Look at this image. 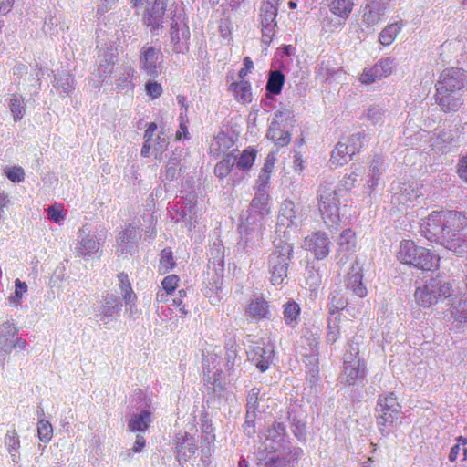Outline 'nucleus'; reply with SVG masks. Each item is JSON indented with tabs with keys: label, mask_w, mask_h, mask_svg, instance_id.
Wrapping results in <instances>:
<instances>
[{
	"label": "nucleus",
	"mask_w": 467,
	"mask_h": 467,
	"mask_svg": "<svg viewBox=\"0 0 467 467\" xmlns=\"http://www.w3.org/2000/svg\"><path fill=\"white\" fill-rule=\"evenodd\" d=\"M421 234L461 256L467 253V216L457 211H434L420 223Z\"/></svg>",
	"instance_id": "1"
},
{
	"label": "nucleus",
	"mask_w": 467,
	"mask_h": 467,
	"mask_svg": "<svg viewBox=\"0 0 467 467\" xmlns=\"http://www.w3.org/2000/svg\"><path fill=\"white\" fill-rule=\"evenodd\" d=\"M435 101L444 113L457 112L467 90V72L462 68L444 69L435 85Z\"/></svg>",
	"instance_id": "2"
},
{
	"label": "nucleus",
	"mask_w": 467,
	"mask_h": 467,
	"mask_svg": "<svg viewBox=\"0 0 467 467\" xmlns=\"http://www.w3.org/2000/svg\"><path fill=\"white\" fill-rule=\"evenodd\" d=\"M294 240L291 236L284 235L276 237L274 241V249L268 256V272L270 281L274 285L284 283L287 277L288 267L293 258Z\"/></svg>",
	"instance_id": "3"
},
{
	"label": "nucleus",
	"mask_w": 467,
	"mask_h": 467,
	"mask_svg": "<svg viewBox=\"0 0 467 467\" xmlns=\"http://www.w3.org/2000/svg\"><path fill=\"white\" fill-rule=\"evenodd\" d=\"M401 405L393 392L379 395L375 408L378 430L382 436H389L400 423Z\"/></svg>",
	"instance_id": "4"
},
{
	"label": "nucleus",
	"mask_w": 467,
	"mask_h": 467,
	"mask_svg": "<svg viewBox=\"0 0 467 467\" xmlns=\"http://www.w3.org/2000/svg\"><path fill=\"white\" fill-rule=\"evenodd\" d=\"M398 259L402 264L413 265L423 271L438 267L440 261V258L430 250L417 246L410 240H403L400 243Z\"/></svg>",
	"instance_id": "5"
},
{
	"label": "nucleus",
	"mask_w": 467,
	"mask_h": 467,
	"mask_svg": "<svg viewBox=\"0 0 467 467\" xmlns=\"http://www.w3.org/2000/svg\"><path fill=\"white\" fill-rule=\"evenodd\" d=\"M319 211L330 230H337L339 222L338 196L332 182H324L318 190Z\"/></svg>",
	"instance_id": "6"
},
{
	"label": "nucleus",
	"mask_w": 467,
	"mask_h": 467,
	"mask_svg": "<svg viewBox=\"0 0 467 467\" xmlns=\"http://www.w3.org/2000/svg\"><path fill=\"white\" fill-rule=\"evenodd\" d=\"M451 284L442 277L431 278L422 287H418L414 293L417 303L423 307H430L441 299L451 296Z\"/></svg>",
	"instance_id": "7"
},
{
	"label": "nucleus",
	"mask_w": 467,
	"mask_h": 467,
	"mask_svg": "<svg viewBox=\"0 0 467 467\" xmlns=\"http://www.w3.org/2000/svg\"><path fill=\"white\" fill-rule=\"evenodd\" d=\"M147 4L143 22L151 31L162 27L165 21H171L173 14L178 15L182 10L174 3L169 5L168 0H147Z\"/></svg>",
	"instance_id": "8"
},
{
	"label": "nucleus",
	"mask_w": 467,
	"mask_h": 467,
	"mask_svg": "<svg viewBox=\"0 0 467 467\" xmlns=\"http://www.w3.org/2000/svg\"><path fill=\"white\" fill-rule=\"evenodd\" d=\"M171 40L173 51L178 54H184L189 50L190 29L186 21V15L181 10L178 15L173 14V19L170 25Z\"/></svg>",
	"instance_id": "9"
},
{
	"label": "nucleus",
	"mask_w": 467,
	"mask_h": 467,
	"mask_svg": "<svg viewBox=\"0 0 467 467\" xmlns=\"http://www.w3.org/2000/svg\"><path fill=\"white\" fill-rule=\"evenodd\" d=\"M391 203L399 210L408 207L422 195L420 184L415 182H398L391 184Z\"/></svg>",
	"instance_id": "10"
},
{
	"label": "nucleus",
	"mask_w": 467,
	"mask_h": 467,
	"mask_svg": "<svg viewBox=\"0 0 467 467\" xmlns=\"http://www.w3.org/2000/svg\"><path fill=\"white\" fill-rule=\"evenodd\" d=\"M303 220V214L298 212L297 205L292 201H285L280 208L278 222L276 225V237L284 235L286 232V237L290 236L292 226H296Z\"/></svg>",
	"instance_id": "11"
},
{
	"label": "nucleus",
	"mask_w": 467,
	"mask_h": 467,
	"mask_svg": "<svg viewBox=\"0 0 467 467\" xmlns=\"http://www.w3.org/2000/svg\"><path fill=\"white\" fill-rule=\"evenodd\" d=\"M161 58L162 53L160 48L145 45L141 47L139 57L140 70L150 78H157L161 73Z\"/></svg>",
	"instance_id": "12"
},
{
	"label": "nucleus",
	"mask_w": 467,
	"mask_h": 467,
	"mask_svg": "<svg viewBox=\"0 0 467 467\" xmlns=\"http://www.w3.org/2000/svg\"><path fill=\"white\" fill-rule=\"evenodd\" d=\"M100 248V242L95 233L91 232L90 225H83L78 233V245L75 247L76 254L80 257H89Z\"/></svg>",
	"instance_id": "13"
},
{
	"label": "nucleus",
	"mask_w": 467,
	"mask_h": 467,
	"mask_svg": "<svg viewBox=\"0 0 467 467\" xmlns=\"http://www.w3.org/2000/svg\"><path fill=\"white\" fill-rule=\"evenodd\" d=\"M392 0H366L362 21L367 26L379 24L386 16Z\"/></svg>",
	"instance_id": "14"
},
{
	"label": "nucleus",
	"mask_w": 467,
	"mask_h": 467,
	"mask_svg": "<svg viewBox=\"0 0 467 467\" xmlns=\"http://www.w3.org/2000/svg\"><path fill=\"white\" fill-rule=\"evenodd\" d=\"M175 446V459L181 467L194 455L197 450L195 438L187 432L179 433L173 440Z\"/></svg>",
	"instance_id": "15"
},
{
	"label": "nucleus",
	"mask_w": 467,
	"mask_h": 467,
	"mask_svg": "<svg viewBox=\"0 0 467 467\" xmlns=\"http://www.w3.org/2000/svg\"><path fill=\"white\" fill-rule=\"evenodd\" d=\"M140 238L141 232L140 227L132 223L128 224L127 227L119 234L116 253L119 255L132 254Z\"/></svg>",
	"instance_id": "16"
},
{
	"label": "nucleus",
	"mask_w": 467,
	"mask_h": 467,
	"mask_svg": "<svg viewBox=\"0 0 467 467\" xmlns=\"http://www.w3.org/2000/svg\"><path fill=\"white\" fill-rule=\"evenodd\" d=\"M396 66L395 59L385 57L379 60L372 67L365 69L360 76L363 84H371L378 79L389 76Z\"/></svg>",
	"instance_id": "17"
},
{
	"label": "nucleus",
	"mask_w": 467,
	"mask_h": 467,
	"mask_svg": "<svg viewBox=\"0 0 467 467\" xmlns=\"http://www.w3.org/2000/svg\"><path fill=\"white\" fill-rule=\"evenodd\" d=\"M330 244L327 234L320 231L312 234L304 240V247L312 252L317 260H322L328 255Z\"/></svg>",
	"instance_id": "18"
},
{
	"label": "nucleus",
	"mask_w": 467,
	"mask_h": 467,
	"mask_svg": "<svg viewBox=\"0 0 467 467\" xmlns=\"http://www.w3.org/2000/svg\"><path fill=\"white\" fill-rule=\"evenodd\" d=\"M283 117L285 119L292 118V112L290 110H278L275 113V119L272 120L269 129L267 130V138L272 140L278 146H285L290 142L291 135L288 131L284 130L280 127V121Z\"/></svg>",
	"instance_id": "19"
},
{
	"label": "nucleus",
	"mask_w": 467,
	"mask_h": 467,
	"mask_svg": "<svg viewBox=\"0 0 467 467\" xmlns=\"http://www.w3.org/2000/svg\"><path fill=\"white\" fill-rule=\"evenodd\" d=\"M122 303L119 296L114 294L107 293L102 296L101 306L97 314V321L102 324H108L110 320L116 319L119 315Z\"/></svg>",
	"instance_id": "20"
},
{
	"label": "nucleus",
	"mask_w": 467,
	"mask_h": 467,
	"mask_svg": "<svg viewBox=\"0 0 467 467\" xmlns=\"http://www.w3.org/2000/svg\"><path fill=\"white\" fill-rule=\"evenodd\" d=\"M337 245L335 260L337 264L344 265L348 262L349 255L355 251V233L349 228L343 230L337 239Z\"/></svg>",
	"instance_id": "21"
},
{
	"label": "nucleus",
	"mask_w": 467,
	"mask_h": 467,
	"mask_svg": "<svg viewBox=\"0 0 467 467\" xmlns=\"http://www.w3.org/2000/svg\"><path fill=\"white\" fill-rule=\"evenodd\" d=\"M277 13L278 9L275 8L260 7L262 42L265 45H269L272 42L275 34Z\"/></svg>",
	"instance_id": "22"
},
{
	"label": "nucleus",
	"mask_w": 467,
	"mask_h": 467,
	"mask_svg": "<svg viewBox=\"0 0 467 467\" xmlns=\"http://www.w3.org/2000/svg\"><path fill=\"white\" fill-rule=\"evenodd\" d=\"M362 279V267L357 261H355L347 275L345 285L348 290H350L354 295L361 298L365 297L368 294Z\"/></svg>",
	"instance_id": "23"
},
{
	"label": "nucleus",
	"mask_w": 467,
	"mask_h": 467,
	"mask_svg": "<svg viewBox=\"0 0 467 467\" xmlns=\"http://www.w3.org/2000/svg\"><path fill=\"white\" fill-rule=\"evenodd\" d=\"M366 376L365 362L343 364V370L340 374L339 379L341 383L348 386H353L358 381L362 380Z\"/></svg>",
	"instance_id": "24"
},
{
	"label": "nucleus",
	"mask_w": 467,
	"mask_h": 467,
	"mask_svg": "<svg viewBox=\"0 0 467 467\" xmlns=\"http://www.w3.org/2000/svg\"><path fill=\"white\" fill-rule=\"evenodd\" d=\"M18 328L14 322L6 320L0 325V352L11 353L14 348V337Z\"/></svg>",
	"instance_id": "25"
},
{
	"label": "nucleus",
	"mask_w": 467,
	"mask_h": 467,
	"mask_svg": "<svg viewBox=\"0 0 467 467\" xmlns=\"http://www.w3.org/2000/svg\"><path fill=\"white\" fill-rule=\"evenodd\" d=\"M53 87L60 96H69L76 88L75 77L68 71L58 72L54 75Z\"/></svg>",
	"instance_id": "26"
},
{
	"label": "nucleus",
	"mask_w": 467,
	"mask_h": 467,
	"mask_svg": "<svg viewBox=\"0 0 467 467\" xmlns=\"http://www.w3.org/2000/svg\"><path fill=\"white\" fill-rule=\"evenodd\" d=\"M240 240L237 244L238 248L244 253L254 249L262 239V231L245 228L239 229Z\"/></svg>",
	"instance_id": "27"
},
{
	"label": "nucleus",
	"mask_w": 467,
	"mask_h": 467,
	"mask_svg": "<svg viewBox=\"0 0 467 467\" xmlns=\"http://www.w3.org/2000/svg\"><path fill=\"white\" fill-rule=\"evenodd\" d=\"M151 422V411L148 404L138 414H133L128 421V429L130 431H144Z\"/></svg>",
	"instance_id": "28"
},
{
	"label": "nucleus",
	"mask_w": 467,
	"mask_h": 467,
	"mask_svg": "<svg viewBox=\"0 0 467 467\" xmlns=\"http://www.w3.org/2000/svg\"><path fill=\"white\" fill-rule=\"evenodd\" d=\"M264 216V212L248 208L247 211L241 214L239 229L250 228L262 231Z\"/></svg>",
	"instance_id": "29"
},
{
	"label": "nucleus",
	"mask_w": 467,
	"mask_h": 467,
	"mask_svg": "<svg viewBox=\"0 0 467 467\" xmlns=\"http://www.w3.org/2000/svg\"><path fill=\"white\" fill-rule=\"evenodd\" d=\"M282 307L285 325L290 328L296 327L300 322L301 307L299 304L293 299H288Z\"/></svg>",
	"instance_id": "30"
},
{
	"label": "nucleus",
	"mask_w": 467,
	"mask_h": 467,
	"mask_svg": "<svg viewBox=\"0 0 467 467\" xmlns=\"http://www.w3.org/2000/svg\"><path fill=\"white\" fill-rule=\"evenodd\" d=\"M285 81V77L282 71L278 69L270 70L265 85L267 97L272 99L273 96L279 95L283 89Z\"/></svg>",
	"instance_id": "31"
},
{
	"label": "nucleus",
	"mask_w": 467,
	"mask_h": 467,
	"mask_svg": "<svg viewBox=\"0 0 467 467\" xmlns=\"http://www.w3.org/2000/svg\"><path fill=\"white\" fill-rule=\"evenodd\" d=\"M228 89L239 102L244 104L252 101V88L249 81L240 80L238 82H233L230 84Z\"/></svg>",
	"instance_id": "32"
},
{
	"label": "nucleus",
	"mask_w": 467,
	"mask_h": 467,
	"mask_svg": "<svg viewBox=\"0 0 467 467\" xmlns=\"http://www.w3.org/2000/svg\"><path fill=\"white\" fill-rule=\"evenodd\" d=\"M354 6V0H330L329 10L340 18L339 25L349 16Z\"/></svg>",
	"instance_id": "33"
},
{
	"label": "nucleus",
	"mask_w": 467,
	"mask_h": 467,
	"mask_svg": "<svg viewBox=\"0 0 467 467\" xmlns=\"http://www.w3.org/2000/svg\"><path fill=\"white\" fill-rule=\"evenodd\" d=\"M291 430L296 438L299 441H305L306 437V420L304 413H289Z\"/></svg>",
	"instance_id": "34"
},
{
	"label": "nucleus",
	"mask_w": 467,
	"mask_h": 467,
	"mask_svg": "<svg viewBox=\"0 0 467 467\" xmlns=\"http://www.w3.org/2000/svg\"><path fill=\"white\" fill-rule=\"evenodd\" d=\"M114 64L113 55L111 53L105 54L104 58L100 61L99 66L93 73V75L99 79L98 83L93 84L95 88L99 87L100 82H104L106 78L111 75Z\"/></svg>",
	"instance_id": "35"
},
{
	"label": "nucleus",
	"mask_w": 467,
	"mask_h": 467,
	"mask_svg": "<svg viewBox=\"0 0 467 467\" xmlns=\"http://www.w3.org/2000/svg\"><path fill=\"white\" fill-rule=\"evenodd\" d=\"M213 266L214 270L223 272L224 265V247L220 243H213L210 247L208 267Z\"/></svg>",
	"instance_id": "36"
},
{
	"label": "nucleus",
	"mask_w": 467,
	"mask_h": 467,
	"mask_svg": "<svg viewBox=\"0 0 467 467\" xmlns=\"http://www.w3.org/2000/svg\"><path fill=\"white\" fill-rule=\"evenodd\" d=\"M246 312L252 317L266 318L269 313L268 303L263 297H255L249 303Z\"/></svg>",
	"instance_id": "37"
},
{
	"label": "nucleus",
	"mask_w": 467,
	"mask_h": 467,
	"mask_svg": "<svg viewBox=\"0 0 467 467\" xmlns=\"http://www.w3.org/2000/svg\"><path fill=\"white\" fill-rule=\"evenodd\" d=\"M352 156L346 143L339 141L331 152L330 162L337 166H342L348 163Z\"/></svg>",
	"instance_id": "38"
},
{
	"label": "nucleus",
	"mask_w": 467,
	"mask_h": 467,
	"mask_svg": "<svg viewBox=\"0 0 467 467\" xmlns=\"http://www.w3.org/2000/svg\"><path fill=\"white\" fill-rule=\"evenodd\" d=\"M384 161L380 156H375L370 163L368 186L370 190H374L379 184L381 175V170Z\"/></svg>",
	"instance_id": "39"
},
{
	"label": "nucleus",
	"mask_w": 467,
	"mask_h": 467,
	"mask_svg": "<svg viewBox=\"0 0 467 467\" xmlns=\"http://www.w3.org/2000/svg\"><path fill=\"white\" fill-rule=\"evenodd\" d=\"M117 277L119 280V286L122 292L123 300L125 301L126 305L133 304L137 296L131 288L128 275L124 272H121L118 274Z\"/></svg>",
	"instance_id": "40"
},
{
	"label": "nucleus",
	"mask_w": 467,
	"mask_h": 467,
	"mask_svg": "<svg viewBox=\"0 0 467 467\" xmlns=\"http://www.w3.org/2000/svg\"><path fill=\"white\" fill-rule=\"evenodd\" d=\"M222 285L223 279L221 276L217 275L213 282H209V285L204 290L205 296L210 299L213 305H216L222 299Z\"/></svg>",
	"instance_id": "41"
},
{
	"label": "nucleus",
	"mask_w": 467,
	"mask_h": 467,
	"mask_svg": "<svg viewBox=\"0 0 467 467\" xmlns=\"http://www.w3.org/2000/svg\"><path fill=\"white\" fill-rule=\"evenodd\" d=\"M347 305L348 301L340 292L337 290L331 292L329 295L328 317L339 316V312L343 310Z\"/></svg>",
	"instance_id": "42"
},
{
	"label": "nucleus",
	"mask_w": 467,
	"mask_h": 467,
	"mask_svg": "<svg viewBox=\"0 0 467 467\" xmlns=\"http://www.w3.org/2000/svg\"><path fill=\"white\" fill-rule=\"evenodd\" d=\"M237 156L229 153L214 167V174L220 179L225 178L235 165Z\"/></svg>",
	"instance_id": "43"
},
{
	"label": "nucleus",
	"mask_w": 467,
	"mask_h": 467,
	"mask_svg": "<svg viewBox=\"0 0 467 467\" xmlns=\"http://www.w3.org/2000/svg\"><path fill=\"white\" fill-rule=\"evenodd\" d=\"M9 109L15 121L22 119L26 112L24 98L20 94H13L9 102Z\"/></svg>",
	"instance_id": "44"
},
{
	"label": "nucleus",
	"mask_w": 467,
	"mask_h": 467,
	"mask_svg": "<svg viewBox=\"0 0 467 467\" xmlns=\"http://www.w3.org/2000/svg\"><path fill=\"white\" fill-rule=\"evenodd\" d=\"M400 30L401 25L398 22L390 24L380 32L379 41L383 46H389L395 40Z\"/></svg>",
	"instance_id": "45"
},
{
	"label": "nucleus",
	"mask_w": 467,
	"mask_h": 467,
	"mask_svg": "<svg viewBox=\"0 0 467 467\" xmlns=\"http://www.w3.org/2000/svg\"><path fill=\"white\" fill-rule=\"evenodd\" d=\"M285 425L283 422L275 421L267 431L266 440H271L273 442L280 445L285 441Z\"/></svg>",
	"instance_id": "46"
},
{
	"label": "nucleus",
	"mask_w": 467,
	"mask_h": 467,
	"mask_svg": "<svg viewBox=\"0 0 467 467\" xmlns=\"http://www.w3.org/2000/svg\"><path fill=\"white\" fill-rule=\"evenodd\" d=\"M365 142H367V134L364 131H359L352 134L348 139L346 146L348 148V151L354 155L357 152H359V150L364 147Z\"/></svg>",
	"instance_id": "47"
},
{
	"label": "nucleus",
	"mask_w": 467,
	"mask_h": 467,
	"mask_svg": "<svg viewBox=\"0 0 467 467\" xmlns=\"http://www.w3.org/2000/svg\"><path fill=\"white\" fill-rule=\"evenodd\" d=\"M340 316L327 317V341L334 344L340 337Z\"/></svg>",
	"instance_id": "48"
},
{
	"label": "nucleus",
	"mask_w": 467,
	"mask_h": 467,
	"mask_svg": "<svg viewBox=\"0 0 467 467\" xmlns=\"http://www.w3.org/2000/svg\"><path fill=\"white\" fill-rule=\"evenodd\" d=\"M256 158V150L254 149H246L244 150L240 157H237L235 165L239 170L246 171L249 170Z\"/></svg>",
	"instance_id": "49"
},
{
	"label": "nucleus",
	"mask_w": 467,
	"mask_h": 467,
	"mask_svg": "<svg viewBox=\"0 0 467 467\" xmlns=\"http://www.w3.org/2000/svg\"><path fill=\"white\" fill-rule=\"evenodd\" d=\"M176 263L173 259V254L171 248H164L160 254V265L159 272L161 274H166L170 270L173 269Z\"/></svg>",
	"instance_id": "50"
},
{
	"label": "nucleus",
	"mask_w": 467,
	"mask_h": 467,
	"mask_svg": "<svg viewBox=\"0 0 467 467\" xmlns=\"http://www.w3.org/2000/svg\"><path fill=\"white\" fill-rule=\"evenodd\" d=\"M121 73L119 78L116 79L117 88L119 89L130 88L132 89L134 85L131 80L134 74V69L130 66H125L121 68Z\"/></svg>",
	"instance_id": "51"
},
{
	"label": "nucleus",
	"mask_w": 467,
	"mask_h": 467,
	"mask_svg": "<svg viewBox=\"0 0 467 467\" xmlns=\"http://www.w3.org/2000/svg\"><path fill=\"white\" fill-rule=\"evenodd\" d=\"M261 351L259 359L256 363L257 368L261 372H265L269 368V366L273 360L274 356V348L271 346L264 347L263 349H258Z\"/></svg>",
	"instance_id": "52"
},
{
	"label": "nucleus",
	"mask_w": 467,
	"mask_h": 467,
	"mask_svg": "<svg viewBox=\"0 0 467 467\" xmlns=\"http://www.w3.org/2000/svg\"><path fill=\"white\" fill-rule=\"evenodd\" d=\"M451 313L456 321L467 324V297L461 299L456 305L452 304Z\"/></svg>",
	"instance_id": "53"
},
{
	"label": "nucleus",
	"mask_w": 467,
	"mask_h": 467,
	"mask_svg": "<svg viewBox=\"0 0 467 467\" xmlns=\"http://www.w3.org/2000/svg\"><path fill=\"white\" fill-rule=\"evenodd\" d=\"M363 362L359 358V346L358 343H355L354 341H350L348 344V348L343 357V364H356Z\"/></svg>",
	"instance_id": "54"
},
{
	"label": "nucleus",
	"mask_w": 467,
	"mask_h": 467,
	"mask_svg": "<svg viewBox=\"0 0 467 467\" xmlns=\"http://www.w3.org/2000/svg\"><path fill=\"white\" fill-rule=\"evenodd\" d=\"M306 363V379L311 385L317 383L319 379V368L317 366V358L314 356L307 357Z\"/></svg>",
	"instance_id": "55"
},
{
	"label": "nucleus",
	"mask_w": 467,
	"mask_h": 467,
	"mask_svg": "<svg viewBox=\"0 0 467 467\" xmlns=\"http://www.w3.org/2000/svg\"><path fill=\"white\" fill-rule=\"evenodd\" d=\"M268 194L265 190H256L255 196L251 202L250 209L251 210H260L264 212H267L266 205L268 202Z\"/></svg>",
	"instance_id": "56"
},
{
	"label": "nucleus",
	"mask_w": 467,
	"mask_h": 467,
	"mask_svg": "<svg viewBox=\"0 0 467 467\" xmlns=\"http://www.w3.org/2000/svg\"><path fill=\"white\" fill-rule=\"evenodd\" d=\"M466 444L467 439L465 437L459 436L457 439V443L453 445L451 449L449 454L450 462H454L457 460L461 451H462L463 454L462 461L467 459V448L465 447Z\"/></svg>",
	"instance_id": "57"
},
{
	"label": "nucleus",
	"mask_w": 467,
	"mask_h": 467,
	"mask_svg": "<svg viewBox=\"0 0 467 467\" xmlns=\"http://www.w3.org/2000/svg\"><path fill=\"white\" fill-rule=\"evenodd\" d=\"M38 438L42 442H48L53 435L52 425L47 420H40L37 427Z\"/></svg>",
	"instance_id": "58"
},
{
	"label": "nucleus",
	"mask_w": 467,
	"mask_h": 467,
	"mask_svg": "<svg viewBox=\"0 0 467 467\" xmlns=\"http://www.w3.org/2000/svg\"><path fill=\"white\" fill-rule=\"evenodd\" d=\"M15 294L9 297L10 304L17 306L20 305L22 296L26 292L27 285L25 282L16 279L15 281Z\"/></svg>",
	"instance_id": "59"
},
{
	"label": "nucleus",
	"mask_w": 467,
	"mask_h": 467,
	"mask_svg": "<svg viewBox=\"0 0 467 467\" xmlns=\"http://www.w3.org/2000/svg\"><path fill=\"white\" fill-rule=\"evenodd\" d=\"M184 172L183 166L175 167L166 164L165 170L161 171V177L163 181H173Z\"/></svg>",
	"instance_id": "60"
},
{
	"label": "nucleus",
	"mask_w": 467,
	"mask_h": 467,
	"mask_svg": "<svg viewBox=\"0 0 467 467\" xmlns=\"http://www.w3.org/2000/svg\"><path fill=\"white\" fill-rule=\"evenodd\" d=\"M5 174L12 182H22L25 180V171L20 166L6 167Z\"/></svg>",
	"instance_id": "61"
},
{
	"label": "nucleus",
	"mask_w": 467,
	"mask_h": 467,
	"mask_svg": "<svg viewBox=\"0 0 467 467\" xmlns=\"http://www.w3.org/2000/svg\"><path fill=\"white\" fill-rule=\"evenodd\" d=\"M5 444L9 452H17L20 447V441L15 430L7 431L5 437Z\"/></svg>",
	"instance_id": "62"
},
{
	"label": "nucleus",
	"mask_w": 467,
	"mask_h": 467,
	"mask_svg": "<svg viewBox=\"0 0 467 467\" xmlns=\"http://www.w3.org/2000/svg\"><path fill=\"white\" fill-rule=\"evenodd\" d=\"M383 115V109L378 106L369 107L364 113V117L374 125L382 120Z\"/></svg>",
	"instance_id": "63"
},
{
	"label": "nucleus",
	"mask_w": 467,
	"mask_h": 467,
	"mask_svg": "<svg viewBox=\"0 0 467 467\" xmlns=\"http://www.w3.org/2000/svg\"><path fill=\"white\" fill-rule=\"evenodd\" d=\"M264 467H286L287 460L279 455L271 454L264 459Z\"/></svg>",
	"instance_id": "64"
}]
</instances>
